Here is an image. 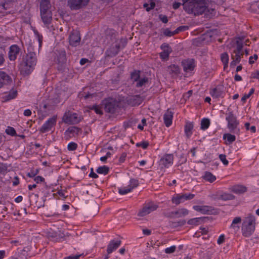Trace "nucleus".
Returning <instances> with one entry per match:
<instances>
[{"label":"nucleus","instance_id":"f257e3e1","mask_svg":"<svg viewBox=\"0 0 259 259\" xmlns=\"http://www.w3.org/2000/svg\"><path fill=\"white\" fill-rule=\"evenodd\" d=\"M36 57L34 52H29L20 64L19 69L23 75H29L33 70L36 65Z\"/></svg>","mask_w":259,"mask_h":259},{"label":"nucleus","instance_id":"f03ea898","mask_svg":"<svg viewBox=\"0 0 259 259\" xmlns=\"http://www.w3.org/2000/svg\"><path fill=\"white\" fill-rule=\"evenodd\" d=\"M255 218L254 215L249 214L243 220L242 231L245 237L250 236L255 230Z\"/></svg>","mask_w":259,"mask_h":259},{"label":"nucleus","instance_id":"7ed1b4c3","mask_svg":"<svg viewBox=\"0 0 259 259\" xmlns=\"http://www.w3.org/2000/svg\"><path fill=\"white\" fill-rule=\"evenodd\" d=\"M190 10L185 11L188 13H192L195 15L202 14L206 9L205 0H193L192 4L189 7Z\"/></svg>","mask_w":259,"mask_h":259},{"label":"nucleus","instance_id":"20e7f679","mask_svg":"<svg viewBox=\"0 0 259 259\" xmlns=\"http://www.w3.org/2000/svg\"><path fill=\"white\" fill-rule=\"evenodd\" d=\"M226 120L228 122L227 127L230 132L235 134H239L240 133V129L238 127L239 122L236 116L232 112H230L227 114Z\"/></svg>","mask_w":259,"mask_h":259},{"label":"nucleus","instance_id":"39448f33","mask_svg":"<svg viewBox=\"0 0 259 259\" xmlns=\"http://www.w3.org/2000/svg\"><path fill=\"white\" fill-rule=\"evenodd\" d=\"M102 106L106 112L114 113L119 106V103L113 98H108L102 101Z\"/></svg>","mask_w":259,"mask_h":259},{"label":"nucleus","instance_id":"423d86ee","mask_svg":"<svg viewBox=\"0 0 259 259\" xmlns=\"http://www.w3.org/2000/svg\"><path fill=\"white\" fill-rule=\"evenodd\" d=\"M90 0H68L67 6L72 11H76L85 7Z\"/></svg>","mask_w":259,"mask_h":259},{"label":"nucleus","instance_id":"0eeeda50","mask_svg":"<svg viewBox=\"0 0 259 259\" xmlns=\"http://www.w3.org/2000/svg\"><path fill=\"white\" fill-rule=\"evenodd\" d=\"M62 120L65 123L74 124L78 123L80 119L76 113L68 111L64 114Z\"/></svg>","mask_w":259,"mask_h":259},{"label":"nucleus","instance_id":"6e6552de","mask_svg":"<svg viewBox=\"0 0 259 259\" xmlns=\"http://www.w3.org/2000/svg\"><path fill=\"white\" fill-rule=\"evenodd\" d=\"M57 116H53L50 118L40 127L39 131L42 133H45L51 131L56 124Z\"/></svg>","mask_w":259,"mask_h":259},{"label":"nucleus","instance_id":"1a4fd4ad","mask_svg":"<svg viewBox=\"0 0 259 259\" xmlns=\"http://www.w3.org/2000/svg\"><path fill=\"white\" fill-rule=\"evenodd\" d=\"M70 45L72 46H77L80 41V35L79 31L73 30L69 37Z\"/></svg>","mask_w":259,"mask_h":259},{"label":"nucleus","instance_id":"9d476101","mask_svg":"<svg viewBox=\"0 0 259 259\" xmlns=\"http://www.w3.org/2000/svg\"><path fill=\"white\" fill-rule=\"evenodd\" d=\"M194 194H178L176 197H174L172 199L173 203L176 205L179 204L180 203L183 202L185 200H190L194 197Z\"/></svg>","mask_w":259,"mask_h":259},{"label":"nucleus","instance_id":"9b49d317","mask_svg":"<svg viewBox=\"0 0 259 259\" xmlns=\"http://www.w3.org/2000/svg\"><path fill=\"white\" fill-rule=\"evenodd\" d=\"M174 155L171 154H166L163 155L160 160V165L164 167H168L169 165L173 163Z\"/></svg>","mask_w":259,"mask_h":259},{"label":"nucleus","instance_id":"f8f14e48","mask_svg":"<svg viewBox=\"0 0 259 259\" xmlns=\"http://www.w3.org/2000/svg\"><path fill=\"white\" fill-rule=\"evenodd\" d=\"M20 51L19 47L16 45H12L9 48L8 57L11 61H14L16 59L17 55Z\"/></svg>","mask_w":259,"mask_h":259},{"label":"nucleus","instance_id":"ddd939ff","mask_svg":"<svg viewBox=\"0 0 259 259\" xmlns=\"http://www.w3.org/2000/svg\"><path fill=\"white\" fill-rule=\"evenodd\" d=\"M143 101V98L140 95H135L127 98V103L132 106L140 105Z\"/></svg>","mask_w":259,"mask_h":259},{"label":"nucleus","instance_id":"4468645a","mask_svg":"<svg viewBox=\"0 0 259 259\" xmlns=\"http://www.w3.org/2000/svg\"><path fill=\"white\" fill-rule=\"evenodd\" d=\"M243 53H240L234 51L231 54V59L232 61L230 63V67H234L240 61L241 58L243 57Z\"/></svg>","mask_w":259,"mask_h":259},{"label":"nucleus","instance_id":"2eb2a0df","mask_svg":"<svg viewBox=\"0 0 259 259\" xmlns=\"http://www.w3.org/2000/svg\"><path fill=\"white\" fill-rule=\"evenodd\" d=\"M57 61L59 66L58 67V69L59 70H63L64 68V64L66 61V53L65 51H61L59 53L57 56Z\"/></svg>","mask_w":259,"mask_h":259},{"label":"nucleus","instance_id":"dca6fc26","mask_svg":"<svg viewBox=\"0 0 259 259\" xmlns=\"http://www.w3.org/2000/svg\"><path fill=\"white\" fill-rule=\"evenodd\" d=\"M182 65L185 71H192L195 67L194 60L192 59L184 60L182 62Z\"/></svg>","mask_w":259,"mask_h":259},{"label":"nucleus","instance_id":"f3484780","mask_svg":"<svg viewBox=\"0 0 259 259\" xmlns=\"http://www.w3.org/2000/svg\"><path fill=\"white\" fill-rule=\"evenodd\" d=\"M41 17L45 24H49L52 20V13L51 11H45L40 12Z\"/></svg>","mask_w":259,"mask_h":259},{"label":"nucleus","instance_id":"a211bd4d","mask_svg":"<svg viewBox=\"0 0 259 259\" xmlns=\"http://www.w3.org/2000/svg\"><path fill=\"white\" fill-rule=\"evenodd\" d=\"M120 46L118 44H115L114 46L111 47L106 52V54L108 56L113 57L117 54L119 51Z\"/></svg>","mask_w":259,"mask_h":259},{"label":"nucleus","instance_id":"6ab92c4d","mask_svg":"<svg viewBox=\"0 0 259 259\" xmlns=\"http://www.w3.org/2000/svg\"><path fill=\"white\" fill-rule=\"evenodd\" d=\"M193 208L195 210L200 212L203 214H209L212 211L211 207L206 205H194Z\"/></svg>","mask_w":259,"mask_h":259},{"label":"nucleus","instance_id":"aec40b11","mask_svg":"<svg viewBox=\"0 0 259 259\" xmlns=\"http://www.w3.org/2000/svg\"><path fill=\"white\" fill-rule=\"evenodd\" d=\"M172 117V112L168 109L163 116L164 122L166 126L168 127L171 124Z\"/></svg>","mask_w":259,"mask_h":259},{"label":"nucleus","instance_id":"412c9836","mask_svg":"<svg viewBox=\"0 0 259 259\" xmlns=\"http://www.w3.org/2000/svg\"><path fill=\"white\" fill-rule=\"evenodd\" d=\"M208 220L207 217H199L190 219L188 221L189 225H197L203 222H206Z\"/></svg>","mask_w":259,"mask_h":259},{"label":"nucleus","instance_id":"4be33fe9","mask_svg":"<svg viewBox=\"0 0 259 259\" xmlns=\"http://www.w3.org/2000/svg\"><path fill=\"white\" fill-rule=\"evenodd\" d=\"M121 241H117L114 242L112 241L108 245L107 251L108 254L111 253L113 250L116 249L120 245Z\"/></svg>","mask_w":259,"mask_h":259},{"label":"nucleus","instance_id":"5701e85b","mask_svg":"<svg viewBox=\"0 0 259 259\" xmlns=\"http://www.w3.org/2000/svg\"><path fill=\"white\" fill-rule=\"evenodd\" d=\"M247 191V188L243 185H235L232 188V191L236 194H241Z\"/></svg>","mask_w":259,"mask_h":259},{"label":"nucleus","instance_id":"b1692460","mask_svg":"<svg viewBox=\"0 0 259 259\" xmlns=\"http://www.w3.org/2000/svg\"><path fill=\"white\" fill-rule=\"evenodd\" d=\"M51 5L49 0H41L40 4V12L45 11H50Z\"/></svg>","mask_w":259,"mask_h":259},{"label":"nucleus","instance_id":"393cba45","mask_svg":"<svg viewBox=\"0 0 259 259\" xmlns=\"http://www.w3.org/2000/svg\"><path fill=\"white\" fill-rule=\"evenodd\" d=\"M194 127L193 122H187L185 126V133L188 138L192 135V130Z\"/></svg>","mask_w":259,"mask_h":259},{"label":"nucleus","instance_id":"a878e982","mask_svg":"<svg viewBox=\"0 0 259 259\" xmlns=\"http://www.w3.org/2000/svg\"><path fill=\"white\" fill-rule=\"evenodd\" d=\"M11 81L10 77L4 72H0V81L2 83V87L7 84Z\"/></svg>","mask_w":259,"mask_h":259},{"label":"nucleus","instance_id":"bb28decb","mask_svg":"<svg viewBox=\"0 0 259 259\" xmlns=\"http://www.w3.org/2000/svg\"><path fill=\"white\" fill-rule=\"evenodd\" d=\"M167 71L170 74H178L180 72V69L178 65H171L167 67Z\"/></svg>","mask_w":259,"mask_h":259},{"label":"nucleus","instance_id":"cd10ccee","mask_svg":"<svg viewBox=\"0 0 259 259\" xmlns=\"http://www.w3.org/2000/svg\"><path fill=\"white\" fill-rule=\"evenodd\" d=\"M189 213L188 210L186 208L179 209L176 211H174L175 218H181L187 215Z\"/></svg>","mask_w":259,"mask_h":259},{"label":"nucleus","instance_id":"c85d7f7f","mask_svg":"<svg viewBox=\"0 0 259 259\" xmlns=\"http://www.w3.org/2000/svg\"><path fill=\"white\" fill-rule=\"evenodd\" d=\"M223 93V92L221 89L220 87H217L215 88H214L210 92V95L212 97L217 98L220 97Z\"/></svg>","mask_w":259,"mask_h":259},{"label":"nucleus","instance_id":"c756f323","mask_svg":"<svg viewBox=\"0 0 259 259\" xmlns=\"http://www.w3.org/2000/svg\"><path fill=\"white\" fill-rule=\"evenodd\" d=\"M219 198L225 201L231 200L235 199V196L230 193H223L220 195Z\"/></svg>","mask_w":259,"mask_h":259},{"label":"nucleus","instance_id":"7c9ffc66","mask_svg":"<svg viewBox=\"0 0 259 259\" xmlns=\"http://www.w3.org/2000/svg\"><path fill=\"white\" fill-rule=\"evenodd\" d=\"M203 179L210 183L214 182L216 180V177L210 172H206Z\"/></svg>","mask_w":259,"mask_h":259},{"label":"nucleus","instance_id":"2f4dec72","mask_svg":"<svg viewBox=\"0 0 259 259\" xmlns=\"http://www.w3.org/2000/svg\"><path fill=\"white\" fill-rule=\"evenodd\" d=\"M169 226L171 228H177L184 226L186 223L185 220H181L178 222H169Z\"/></svg>","mask_w":259,"mask_h":259},{"label":"nucleus","instance_id":"473e14b6","mask_svg":"<svg viewBox=\"0 0 259 259\" xmlns=\"http://www.w3.org/2000/svg\"><path fill=\"white\" fill-rule=\"evenodd\" d=\"M145 205L149 213L155 210L158 207V206L153 202H149L147 204H146Z\"/></svg>","mask_w":259,"mask_h":259},{"label":"nucleus","instance_id":"72a5a7b5","mask_svg":"<svg viewBox=\"0 0 259 259\" xmlns=\"http://www.w3.org/2000/svg\"><path fill=\"white\" fill-rule=\"evenodd\" d=\"M109 171V168L105 165L100 166L97 169V172L100 174L107 175Z\"/></svg>","mask_w":259,"mask_h":259},{"label":"nucleus","instance_id":"f704fd0d","mask_svg":"<svg viewBox=\"0 0 259 259\" xmlns=\"http://www.w3.org/2000/svg\"><path fill=\"white\" fill-rule=\"evenodd\" d=\"M223 139H227L229 144H231L235 141L236 137L234 135H231V134H225L223 135Z\"/></svg>","mask_w":259,"mask_h":259},{"label":"nucleus","instance_id":"c9c22d12","mask_svg":"<svg viewBox=\"0 0 259 259\" xmlns=\"http://www.w3.org/2000/svg\"><path fill=\"white\" fill-rule=\"evenodd\" d=\"M17 95V92L16 90L11 91L9 93L5 96L6 100H10L14 99Z\"/></svg>","mask_w":259,"mask_h":259},{"label":"nucleus","instance_id":"e433bc0d","mask_svg":"<svg viewBox=\"0 0 259 259\" xmlns=\"http://www.w3.org/2000/svg\"><path fill=\"white\" fill-rule=\"evenodd\" d=\"M210 124L209 120L207 118H203L201 122V128L203 130L208 128Z\"/></svg>","mask_w":259,"mask_h":259},{"label":"nucleus","instance_id":"4c0bfd02","mask_svg":"<svg viewBox=\"0 0 259 259\" xmlns=\"http://www.w3.org/2000/svg\"><path fill=\"white\" fill-rule=\"evenodd\" d=\"M221 60L224 64V68L228 66L229 56L227 53H224L221 55Z\"/></svg>","mask_w":259,"mask_h":259},{"label":"nucleus","instance_id":"58836bf2","mask_svg":"<svg viewBox=\"0 0 259 259\" xmlns=\"http://www.w3.org/2000/svg\"><path fill=\"white\" fill-rule=\"evenodd\" d=\"M140 71L135 70L131 74V78L133 81H138L140 77Z\"/></svg>","mask_w":259,"mask_h":259},{"label":"nucleus","instance_id":"ea45409f","mask_svg":"<svg viewBox=\"0 0 259 259\" xmlns=\"http://www.w3.org/2000/svg\"><path fill=\"white\" fill-rule=\"evenodd\" d=\"M148 82V79L147 77H144L141 79H139L136 84V87L139 88L143 85H145Z\"/></svg>","mask_w":259,"mask_h":259},{"label":"nucleus","instance_id":"a19ab883","mask_svg":"<svg viewBox=\"0 0 259 259\" xmlns=\"http://www.w3.org/2000/svg\"><path fill=\"white\" fill-rule=\"evenodd\" d=\"M170 52L171 50H169L168 49H164L162 52L160 53V56L161 58L163 60H166L168 59Z\"/></svg>","mask_w":259,"mask_h":259},{"label":"nucleus","instance_id":"79ce46f5","mask_svg":"<svg viewBox=\"0 0 259 259\" xmlns=\"http://www.w3.org/2000/svg\"><path fill=\"white\" fill-rule=\"evenodd\" d=\"M236 48L234 50V51L243 53V51H242L243 42L239 41V40H236Z\"/></svg>","mask_w":259,"mask_h":259},{"label":"nucleus","instance_id":"37998d69","mask_svg":"<svg viewBox=\"0 0 259 259\" xmlns=\"http://www.w3.org/2000/svg\"><path fill=\"white\" fill-rule=\"evenodd\" d=\"M183 8L185 11L190 10L189 7L193 2V0H182Z\"/></svg>","mask_w":259,"mask_h":259},{"label":"nucleus","instance_id":"c03bdc74","mask_svg":"<svg viewBox=\"0 0 259 259\" xmlns=\"http://www.w3.org/2000/svg\"><path fill=\"white\" fill-rule=\"evenodd\" d=\"M139 185V182L137 180L131 179L130 181V184L128 186L131 190H132L134 188L137 187Z\"/></svg>","mask_w":259,"mask_h":259},{"label":"nucleus","instance_id":"a18cd8bd","mask_svg":"<svg viewBox=\"0 0 259 259\" xmlns=\"http://www.w3.org/2000/svg\"><path fill=\"white\" fill-rule=\"evenodd\" d=\"M7 164L0 162V174L5 175L7 172Z\"/></svg>","mask_w":259,"mask_h":259},{"label":"nucleus","instance_id":"49530a36","mask_svg":"<svg viewBox=\"0 0 259 259\" xmlns=\"http://www.w3.org/2000/svg\"><path fill=\"white\" fill-rule=\"evenodd\" d=\"M155 6V4L153 2H151L150 4L145 3L144 4L143 6L146 9L147 11H149L153 9Z\"/></svg>","mask_w":259,"mask_h":259},{"label":"nucleus","instance_id":"de8ad7c7","mask_svg":"<svg viewBox=\"0 0 259 259\" xmlns=\"http://www.w3.org/2000/svg\"><path fill=\"white\" fill-rule=\"evenodd\" d=\"M6 133L9 135H11L12 136H14L16 135V132L15 130L10 126H8V128L6 130Z\"/></svg>","mask_w":259,"mask_h":259},{"label":"nucleus","instance_id":"09e8293b","mask_svg":"<svg viewBox=\"0 0 259 259\" xmlns=\"http://www.w3.org/2000/svg\"><path fill=\"white\" fill-rule=\"evenodd\" d=\"M149 214V212L145 205L141 209L138 213V215L140 217H144Z\"/></svg>","mask_w":259,"mask_h":259},{"label":"nucleus","instance_id":"8fccbe9b","mask_svg":"<svg viewBox=\"0 0 259 259\" xmlns=\"http://www.w3.org/2000/svg\"><path fill=\"white\" fill-rule=\"evenodd\" d=\"M132 190H131V188L127 187V188H121L119 189V193L121 195H125L128 192H130Z\"/></svg>","mask_w":259,"mask_h":259},{"label":"nucleus","instance_id":"3c124183","mask_svg":"<svg viewBox=\"0 0 259 259\" xmlns=\"http://www.w3.org/2000/svg\"><path fill=\"white\" fill-rule=\"evenodd\" d=\"M91 109L94 110L97 114L102 115L103 112L101 110L100 107L98 105H93L91 108Z\"/></svg>","mask_w":259,"mask_h":259},{"label":"nucleus","instance_id":"603ef678","mask_svg":"<svg viewBox=\"0 0 259 259\" xmlns=\"http://www.w3.org/2000/svg\"><path fill=\"white\" fill-rule=\"evenodd\" d=\"M254 92V89H251L248 94L244 95L241 98V101L243 102H245L247 99L249 98L250 96L253 94Z\"/></svg>","mask_w":259,"mask_h":259},{"label":"nucleus","instance_id":"864d4df0","mask_svg":"<svg viewBox=\"0 0 259 259\" xmlns=\"http://www.w3.org/2000/svg\"><path fill=\"white\" fill-rule=\"evenodd\" d=\"M219 158L224 165H227L228 164L229 162L226 159V155L223 154H220Z\"/></svg>","mask_w":259,"mask_h":259},{"label":"nucleus","instance_id":"5fc2aeb1","mask_svg":"<svg viewBox=\"0 0 259 259\" xmlns=\"http://www.w3.org/2000/svg\"><path fill=\"white\" fill-rule=\"evenodd\" d=\"M188 29H189V27L188 26H186V25L181 26L178 27L175 30V32L176 33V34H177L181 31H185V30H188Z\"/></svg>","mask_w":259,"mask_h":259},{"label":"nucleus","instance_id":"6e6d98bb","mask_svg":"<svg viewBox=\"0 0 259 259\" xmlns=\"http://www.w3.org/2000/svg\"><path fill=\"white\" fill-rule=\"evenodd\" d=\"M77 145L75 143L71 142L68 144L67 148L69 151L75 150L77 148Z\"/></svg>","mask_w":259,"mask_h":259},{"label":"nucleus","instance_id":"4d7b16f0","mask_svg":"<svg viewBox=\"0 0 259 259\" xmlns=\"http://www.w3.org/2000/svg\"><path fill=\"white\" fill-rule=\"evenodd\" d=\"M149 143L147 141H143L136 144L137 147H142L143 149H146Z\"/></svg>","mask_w":259,"mask_h":259},{"label":"nucleus","instance_id":"13d9d810","mask_svg":"<svg viewBox=\"0 0 259 259\" xmlns=\"http://www.w3.org/2000/svg\"><path fill=\"white\" fill-rule=\"evenodd\" d=\"M163 34L166 36H171L176 34L175 31H171L168 29H165L163 31Z\"/></svg>","mask_w":259,"mask_h":259},{"label":"nucleus","instance_id":"bf43d9fd","mask_svg":"<svg viewBox=\"0 0 259 259\" xmlns=\"http://www.w3.org/2000/svg\"><path fill=\"white\" fill-rule=\"evenodd\" d=\"M241 222V219L240 217H236L233 220L232 223L231 224V227L234 228L235 227V225L240 223Z\"/></svg>","mask_w":259,"mask_h":259},{"label":"nucleus","instance_id":"052dcab7","mask_svg":"<svg viewBox=\"0 0 259 259\" xmlns=\"http://www.w3.org/2000/svg\"><path fill=\"white\" fill-rule=\"evenodd\" d=\"M176 247L175 246H170V247L166 248L165 249V252L166 253H171L175 252V251L176 250Z\"/></svg>","mask_w":259,"mask_h":259},{"label":"nucleus","instance_id":"680f3d73","mask_svg":"<svg viewBox=\"0 0 259 259\" xmlns=\"http://www.w3.org/2000/svg\"><path fill=\"white\" fill-rule=\"evenodd\" d=\"M38 172V170H32L30 172H28L27 174V176L30 178H33L34 177Z\"/></svg>","mask_w":259,"mask_h":259},{"label":"nucleus","instance_id":"e2e57ef3","mask_svg":"<svg viewBox=\"0 0 259 259\" xmlns=\"http://www.w3.org/2000/svg\"><path fill=\"white\" fill-rule=\"evenodd\" d=\"M81 256V254H76L70 255L64 258V259H79V257Z\"/></svg>","mask_w":259,"mask_h":259},{"label":"nucleus","instance_id":"0e129e2a","mask_svg":"<svg viewBox=\"0 0 259 259\" xmlns=\"http://www.w3.org/2000/svg\"><path fill=\"white\" fill-rule=\"evenodd\" d=\"M159 17L160 19L161 20V21L163 23H167L168 19H167V16H166L165 15H160L159 16Z\"/></svg>","mask_w":259,"mask_h":259},{"label":"nucleus","instance_id":"69168bd1","mask_svg":"<svg viewBox=\"0 0 259 259\" xmlns=\"http://www.w3.org/2000/svg\"><path fill=\"white\" fill-rule=\"evenodd\" d=\"M258 58V56L256 54H254L253 56H250L249 59V63L251 64L254 63V61L253 60H256Z\"/></svg>","mask_w":259,"mask_h":259},{"label":"nucleus","instance_id":"338daca9","mask_svg":"<svg viewBox=\"0 0 259 259\" xmlns=\"http://www.w3.org/2000/svg\"><path fill=\"white\" fill-rule=\"evenodd\" d=\"M164 215L167 218H175V214L174 213V211H170V212H167V213H164Z\"/></svg>","mask_w":259,"mask_h":259},{"label":"nucleus","instance_id":"774afa93","mask_svg":"<svg viewBox=\"0 0 259 259\" xmlns=\"http://www.w3.org/2000/svg\"><path fill=\"white\" fill-rule=\"evenodd\" d=\"M225 241V236L224 235H221L219 236L217 242L219 244H221L223 243Z\"/></svg>","mask_w":259,"mask_h":259}]
</instances>
